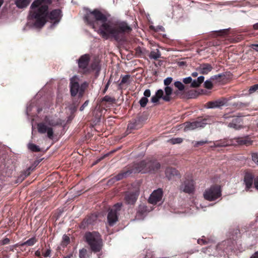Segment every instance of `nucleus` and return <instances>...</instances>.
Segmentation results:
<instances>
[{
	"instance_id": "23",
	"label": "nucleus",
	"mask_w": 258,
	"mask_h": 258,
	"mask_svg": "<svg viewBox=\"0 0 258 258\" xmlns=\"http://www.w3.org/2000/svg\"><path fill=\"white\" fill-rule=\"evenodd\" d=\"M152 59H157L161 57V53L158 49L152 50L149 55Z\"/></svg>"
},
{
	"instance_id": "44",
	"label": "nucleus",
	"mask_w": 258,
	"mask_h": 258,
	"mask_svg": "<svg viewBox=\"0 0 258 258\" xmlns=\"http://www.w3.org/2000/svg\"><path fill=\"white\" fill-rule=\"evenodd\" d=\"M191 81H192V78L190 77L185 78L183 80V82L185 84L190 83L191 82Z\"/></svg>"
},
{
	"instance_id": "57",
	"label": "nucleus",
	"mask_w": 258,
	"mask_h": 258,
	"mask_svg": "<svg viewBox=\"0 0 258 258\" xmlns=\"http://www.w3.org/2000/svg\"><path fill=\"white\" fill-rule=\"evenodd\" d=\"M127 128L130 129H133L135 127L133 124L130 123L128 125Z\"/></svg>"
},
{
	"instance_id": "47",
	"label": "nucleus",
	"mask_w": 258,
	"mask_h": 258,
	"mask_svg": "<svg viewBox=\"0 0 258 258\" xmlns=\"http://www.w3.org/2000/svg\"><path fill=\"white\" fill-rule=\"evenodd\" d=\"M51 250L49 249H47V250L43 253V255L44 257H50Z\"/></svg>"
},
{
	"instance_id": "42",
	"label": "nucleus",
	"mask_w": 258,
	"mask_h": 258,
	"mask_svg": "<svg viewBox=\"0 0 258 258\" xmlns=\"http://www.w3.org/2000/svg\"><path fill=\"white\" fill-rule=\"evenodd\" d=\"M191 87L194 88L198 87L200 86V84L197 81V80H194V81H191Z\"/></svg>"
},
{
	"instance_id": "36",
	"label": "nucleus",
	"mask_w": 258,
	"mask_h": 258,
	"mask_svg": "<svg viewBox=\"0 0 258 258\" xmlns=\"http://www.w3.org/2000/svg\"><path fill=\"white\" fill-rule=\"evenodd\" d=\"M258 90V84L251 86L249 89V92L251 94Z\"/></svg>"
},
{
	"instance_id": "45",
	"label": "nucleus",
	"mask_w": 258,
	"mask_h": 258,
	"mask_svg": "<svg viewBox=\"0 0 258 258\" xmlns=\"http://www.w3.org/2000/svg\"><path fill=\"white\" fill-rule=\"evenodd\" d=\"M159 98L156 95L153 96L151 98V101L152 103H157L158 102Z\"/></svg>"
},
{
	"instance_id": "58",
	"label": "nucleus",
	"mask_w": 258,
	"mask_h": 258,
	"mask_svg": "<svg viewBox=\"0 0 258 258\" xmlns=\"http://www.w3.org/2000/svg\"><path fill=\"white\" fill-rule=\"evenodd\" d=\"M35 255L37 256H40L41 255V252L39 250H37L36 251L35 253Z\"/></svg>"
},
{
	"instance_id": "56",
	"label": "nucleus",
	"mask_w": 258,
	"mask_h": 258,
	"mask_svg": "<svg viewBox=\"0 0 258 258\" xmlns=\"http://www.w3.org/2000/svg\"><path fill=\"white\" fill-rule=\"evenodd\" d=\"M250 258H258V251L255 252L251 257Z\"/></svg>"
},
{
	"instance_id": "19",
	"label": "nucleus",
	"mask_w": 258,
	"mask_h": 258,
	"mask_svg": "<svg viewBox=\"0 0 258 258\" xmlns=\"http://www.w3.org/2000/svg\"><path fill=\"white\" fill-rule=\"evenodd\" d=\"M240 119L236 118L232 120L231 122H230L228 126L230 128H234L235 130H239L241 128V125L240 124Z\"/></svg>"
},
{
	"instance_id": "37",
	"label": "nucleus",
	"mask_w": 258,
	"mask_h": 258,
	"mask_svg": "<svg viewBox=\"0 0 258 258\" xmlns=\"http://www.w3.org/2000/svg\"><path fill=\"white\" fill-rule=\"evenodd\" d=\"M208 142L207 140L196 142L195 143L194 146L197 147H199V146L203 145L204 144H206Z\"/></svg>"
},
{
	"instance_id": "52",
	"label": "nucleus",
	"mask_w": 258,
	"mask_h": 258,
	"mask_svg": "<svg viewBox=\"0 0 258 258\" xmlns=\"http://www.w3.org/2000/svg\"><path fill=\"white\" fill-rule=\"evenodd\" d=\"M254 185L255 188L258 190V177L255 179L254 181Z\"/></svg>"
},
{
	"instance_id": "41",
	"label": "nucleus",
	"mask_w": 258,
	"mask_h": 258,
	"mask_svg": "<svg viewBox=\"0 0 258 258\" xmlns=\"http://www.w3.org/2000/svg\"><path fill=\"white\" fill-rule=\"evenodd\" d=\"M172 81V78L171 77H168L164 80V84L166 86L169 85Z\"/></svg>"
},
{
	"instance_id": "15",
	"label": "nucleus",
	"mask_w": 258,
	"mask_h": 258,
	"mask_svg": "<svg viewBox=\"0 0 258 258\" xmlns=\"http://www.w3.org/2000/svg\"><path fill=\"white\" fill-rule=\"evenodd\" d=\"M253 176L250 173H246L244 178V182L245 184L246 188L249 189L253 183Z\"/></svg>"
},
{
	"instance_id": "21",
	"label": "nucleus",
	"mask_w": 258,
	"mask_h": 258,
	"mask_svg": "<svg viewBox=\"0 0 258 258\" xmlns=\"http://www.w3.org/2000/svg\"><path fill=\"white\" fill-rule=\"evenodd\" d=\"M207 119H200L194 121L196 125V129L198 128L204 127L207 123Z\"/></svg>"
},
{
	"instance_id": "46",
	"label": "nucleus",
	"mask_w": 258,
	"mask_h": 258,
	"mask_svg": "<svg viewBox=\"0 0 258 258\" xmlns=\"http://www.w3.org/2000/svg\"><path fill=\"white\" fill-rule=\"evenodd\" d=\"M144 97H149L151 95V91L149 89H146L144 92Z\"/></svg>"
},
{
	"instance_id": "7",
	"label": "nucleus",
	"mask_w": 258,
	"mask_h": 258,
	"mask_svg": "<svg viewBox=\"0 0 258 258\" xmlns=\"http://www.w3.org/2000/svg\"><path fill=\"white\" fill-rule=\"evenodd\" d=\"M121 206V203H117L109 211L107 221L109 225L112 226L117 221V212L120 211Z\"/></svg>"
},
{
	"instance_id": "35",
	"label": "nucleus",
	"mask_w": 258,
	"mask_h": 258,
	"mask_svg": "<svg viewBox=\"0 0 258 258\" xmlns=\"http://www.w3.org/2000/svg\"><path fill=\"white\" fill-rule=\"evenodd\" d=\"M147 211V207L145 205H140L139 207L138 213L144 214Z\"/></svg>"
},
{
	"instance_id": "20",
	"label": "nucleus",
	"mask_w": 258,
	"mask_h": 258,
	"mask_svg": "<svg viewBox=\"0 0 258 258\" xmlns=\"http://www.w3.org/2000/svg\"><path fill=\"white\" fill-rule=\"evenodd\" d=\"M164 91L165 95L163 97V99L165 101H169L170 100V95L172 92V89L169 86H166L164 89Z\"/></svg>"
},
{
	"instance_id": "2",
	"label": "nucleus",
	"mask_w": 258,
	"mask_h": 258,
	"mask_svg": "<svg viewBox=\"0 0 258 258\" xmlns=\"http://www.w3.org/2000/svg\"><path fill=\"white\" fill-rule=\"evenodd\" d=\"M49 0H35L31 5L29 19L34 26L42 27L46 22Z\"/></svg>"
},
{
	"instance_id": "28",
	"label": "nucleus",
	"mask_w": 258,
	"mask_h": 258,
	"mask_svg": "<svg viewBox=\"0 0 258 258\" xmlns=\"http://www.w3.org/2000/svg\"><path fill=\"white\" fill-rule=\"evenodd\" d=\"M102 101L113 103L115 102L116 100L114 97L106 95L102 98Z\"/></svg>"
},
{
	"instance_id": "8",
	"label": "nucleus",
	"mask_w": 258,
	"mask_h": 258,
	"mask_svg": "<svg viewBox=\"0 0 258 258\" xmlns=\"http://www.w3.org/2000/svg\"><path fill=\"white\" fill-rule=\"evenodd\" d=\"M38 131L41 134L47 133V137L52 139L53 135V131L51 127L48 126L46 123H40L37 125Z\"/></svg>"
},
{
	"instance_id": "16",
	"label": "nucleus",
	"mask_w": 258,
	"mask_h": 258,
	"mask_svg": "<svg viewBox=\"0 0 258 258\" xmlns=\"http://www.w3.org/2000/svg\"><path fill=\"white\" fill-rule=\"evenodd\" d=\"M212 69V67L208 63H204L201 64L198 69L197 70L199 71L200 74H207Z\"/></svg>"
},
{
	"instance_id": "59",
	"label": "nucleus",
	"mask_w": 258,
	"mask_h": 258,
	"mask_svg": "<svg viewBox=\"0 0 258 258\" xmlns=\"http://www.w3.org/2000/svg\"><path fill=\"white\" fill-rule=\"evenodd\" d=\"M253 27L254 29L257 30L258 29V23L253 25Z\"/></svg>"
},
{
	"instance_id": "54",
	"label": "nucleus",
	"mask_w": 258,
	"mask_h": 258,
	"mask_svg": "<svg viewBox=\"0 0 258 258\" xmlns=\"http://www.w3.org/2000/svg\"><path fill=\"white\" fill-rule=\"evenodd\" d=\"M31 168H28L26 171H25V177L28 176L30 174Z\"/></svg>"
},
{
	"instance_id": "3",
	"label": "nucleus",
	"mask_w": 258,
	"mask_h": 258,
	"mask_svg": "<svg viewBox=\"0 0 258 258\" xmlns=\"http://www.w3.org/2000/svg\"><path fill=\"white\" fill-rule=\"evenodd\" d=\"M160 165L156 160H146L141 162L134 167H128L123 169L120 173L113 177L111 180L118 181L129 176L132 173L142 172L145 173L158 170Z\"/></svg>"
},
{
	"instance_id": "40",
	"label": "nucleus",
	"mask_w": 258,
	"mask_h": 258,
	"mask_svg": "<svg viewBox=\"0 0 258 258\" xmlns=\"http://www.w3.org/2000/svg\"><path fill=\"white\" fill-rule=\"evenodd\" d=\"M70 241V238L66 235H64L62 237V243L64 244H67Z\"/></svg>"
},
{
	"instance_id": "9",
	"label": "nucleus",
	"mask_w": 258,
	"mask_h": 258,
	"mask_svg": "<svg viewBox=\"0 0 258 258\" xmlns=\"http://www.w3.org/2000/svg\"><path fill=\"white\" fill-rule=\"evenodd\" d=\"M162 196V190L161 189L155 190L151 195L149 202L151 204H156L161 201Z\"/></svg>"
},
{
	"instance_id": "6",
	"label": "nucleus",
	"mask_w": 258,
	"mask_h": 258,
	"mask_svg": "<svg viewBox=\"0 0 258 258\" xmlns=\"http://www.w3.org/2000/svg\"><path fill=\"white\" fill-rule=\"evenodd\" d=\"M204 198L209 201H213L221 196V188L218 185L212 186L207 188L204 192Z\"/></svg>"
},
{
	"instance_id": "11",
	"label": "nucleus",
	"mask_w": 258,
	"mask_h": 258,
	"mask_svg": "<svg viewBox=\"0 0 258 258\" xmlns=\"http://www.w3.org/2000/svg\"><path fill=\"white\" fill-rule=\"evenodd\" d=\"M194 184L192 180H186L181 186V189L185 192L191 193L194 190Z\"/></svg>"
},
{
	"instance_id": "49",
	"label": "nucleus",
	"mask_w": 258,
	"mask_h": 258,
	"mask_svg": "<svg viewBox=\"0 0 258 258\" xmlns=\"http://www.w3.org/2000/svg\"><path fill=\"white\" fill-rule=\"evenodd\" d=\"M110 79L109 80V81H108V82L107 83V84H106L105 85V87L103 91V94H105L106 92V91L107 90L108 87H109V86L110 85Z\"/></svg>"
},
{
	"instance_id": "63",
	"label": "nucleus",
	"mask_w": 258,
	"mask_h": 258,
	"mask_svg": "<svg viewBox=\"0 0 258 258\" xmlns=\"http://www.w3.org/2000/svg\"><path fill=\"white\" fill-rule=\"evenodd\" d=\"M201 241L203 242V243H205L204 241L203 240V239H201Z\"/></svg>"
},
{
	"instance_id": "10",
	"label": "nucleus",
	"mask_w": 258,
	"mask_h": 258,
	"mask_svg": "<svg viewBox=\"0 0 258 258\" xmlns=\"http://www.w3.org/2000/svg\"><path fill=\"white\" fill-rule=\"evenodd\" d=\"M226 102L227 101L226 99H222L214 101L208 102L206 104V106L208 108H219L224 105Z\"/></svg>"
},
{
	"instance_id": "14",
	"label": "nucleus",
	"mask_w": 258,
	"mask_h": 258,
	"mask_svg": "<svg viewBox=\"0 0 258 258\" xmlns=\"http://www.w3.org/2000/svg\"><path fill=\"white\" fill-rule=\"evenodd\" d=\"M90 57L88 54L82 55L78 60V65L80 68L85 69L87 67Z\"/></svg>"
},
{
	"instance_id": "25",
	"label": "nucleus",
	"mask_w": 258,
	"mask_h": 258,
	"mask_svg": "<svg viewBox=\"0 0 258 258\" xmlns=\"http://www.w3.org/2000/svg\"><path fill=\"white\" fill-rule=\"evenodd\" d=\"M37 240L36 238L33 237L22 243L21 245L24 246L27 245L28 246H32L37 242Z\"/></svg>"
},
{
	"instance_id": "12",
	"label": "nucleus",
	"mask_w": 258,
	"mask_h": 258,
	"mask_svg": "<svg viewBox=\"0 0 258 258\" xmlns=\"http://www.w3.org/2000/svg\"><path fill=\"white\" fill-rule=\"evenodd\" d=\"M61 17V11L60 10L56 9L52 11L49 15V19L54 22V23H57L59 22Z\"/></svg>"
},
{
	"instance_id": "32",
	"label": "nucleus",
	"mask_w": 258,
	"mask_h": 258,
	"mask_svg": "<svg viewBox=\"0 0 258 258\" xmlns=\"http://www.w3.org/2000/svg\"><path fill=\"white\" fill-rule=\"evenodd\" d=\"M130 78V75H126L124 76L122 78L120 85L128 83L129 81Z\"/></svg>"
},
{
	"instance_id": "26",
	"label": "nucleus",
	"mask_w": 258,
	"mask_h": 258,
	"mask_svg": "<svg viewBox=\"0 0 258 258\" xmlns=\"http://www.w3.org/2000/svg\"><path fill=\"white\" fill-rule=\"evenodd\" d=\"M28 148L30 151L32 152H37L40 151V148H39V147L32 143L28 144Z\"/></svg>"
},
{
	"instance_id": "61",
	"label": "nucleus",
	"mask_w": 258,
	"mask_h": 258,
	"mask_svg": "<svg viewBox=\"0 0 258 258\" xmlns=\"http://www.w3.org/2000/svg\"><path fill=\"white\" fill-rule=\"evenodd\" d=\"M163 29V27H162V26H160V27H159V29H160V30H162Z\"/></svg>"
},
{
	"instance_id": "39",
	"label": "nucleus",
	"mask_w": 258,
	"mask_h": 258,
	"mask_svg": "<svg viewBox=\"0 0 258 258\" xmlns=\"http://www.w3.org/2000/svg\"><path fill=\"white\" fill-rule=\"evenodd\" d=\"M252 159L258 165V154L253 153L252 154Z\"/></svg>"
},
{
	"instance_id": "27",
	"label": "nucleus",
	"mask_w": 258,
	"mask_h": 258,
	"mask_svg": "<svg viewBox=\"0 0 258 258\" xmlns=\"http://www.w3.org/2000/svg\"><path fill=\"white\" fill-rule=\"evenodd\" d=\"M80 258H89V255L88 253L87 249L82 248L79 250Z\"/></svg>"
},
{
	"instance_id": "33",
	"label": "nucleus",
	"mask_w": 258,
	"mask_h": 258,
	"mask_svg": "<svg viewBox=\"0 0 258 258\" xmlns=\"http://www.w3.org/2000/svg\"><path fill=\"white\" fill-rule=\"evenodd\" d=\"M204 86L208 89H210L213 87V84L210 80H206L204 83Z\"/></svg>"
},
{
	"instance_id": "24",
	"label": "nucleus",
	"mask_w": 258,
	"mask_h": 258,
	"mask_svg": "<svg viewBox=\"0 0 258 258\" xmlns=\"http://www.w3.org/2000/svg\"><path fill=\"white\" fill-rule=\"evenodd\" d=\"M45 122L48 125L53 126H56L60 123L58 121H55L52 119L50 118L49 117H46L45 118Z\"/></svg>"
},
{
	"instance_id": "51",
	"label": "nucleus",
	"mask_w": 258,
	"mask_h": 258,
	"mask_svg": "<svg viewBox=\"0 0 258 258\" xmlns=\"http://www.w3.org/2000/svg\"><path fill=\"white\" fill-rule=\"evenodd\" d=\"M9 242H10L9 239L8 238H5L4 239H3L1 242V244H3V245H5V244H7L9 243Z\"/></svg>"
},
{
	"instance_id": "22",
	"label": "nucleus",
	"mask_w": 258,
	"mask_h": 258,
	"mask_svg": "<svg viewBox=\"0 0 258 258\" xmlns=\"http://www.w3.org/2000/svg\"><path fill=\"white\" fill-rule=\"evenodd\" d=\"M184 130L185 131H188L190 130H194L196 129V125L195 123V121L190 122H187L184 124Z\"/></svg>"
},
{
	"instance_id": "55",
	"label": "nucleus",
	"mask_w": 258,
	"mask_h": 258,
	"mask_svg": "<svg viewBox=\"0 0 258 258\" xmlns=\"http://www.w3.org/2000/svg\"><path fill=\"white\" fill-rule=\"evenodd\" d=\"M215 147H223L226 146V145L225 144H221L219 143H215Z\"/></svg>"
},
{
	"instance_id": "4",
	"label": "nucleus",
	"mask_w": 258,
	"mask_h": 258,
	"mask_svg": "<svg viewBox=\"0 0 258 258\" xmlns=\"http://www.w3.org/2000/svg\"><path fill=\"white\" fill-rule=\"evenodd\" d=\"M86 242L90 246L92 251L98 252L101 250L103 247V241L101 235L97 232H88L85 234Z\"/></svg>"
},
{
	"instance_id": "48",
	"label": "nucleus",
	"mask_w": 258,
	"mask_h": 258,
	"mask_svg": "<svg viewBox=\"0 0 258 258\" xmlns=\"http://www.w3.org/2000/svg\"><path fill=\"white\" fill-rule=\"evenodd\" d=\"M88 104H89V101H88V100L86 101L84 103V104H83L81 106V107H80V111H83V110L84 109V108H85L86 106H88Z\"/></svg>"
},
{
	"instance_id": "1",
	"label": "nucleus",
	"mask_w": 258,
	"mask_h": 258,
	"mask_svg": "<svg viewBox=\"0 0 258 258\" xmlns=\"http://www.w3.org/2000/svg\"><path fill=\"white\" fill-rule=\"evenodd\" d=\"M107 15L97 10L89 12L85 17V20L93 29L98 28V33L105 39L113 37L118 40L123 34L130 33L132 30L131 27L125 22L113 23L107 21Z\"/></svg>"
},
{
	"instance_id": "17",
	"label": "nucleus",
	"mask_w": 258,
	"mask_h": 258,
	"mask_svg": "<svg viewBox=\"0 0 258 258\" xmlns=\"http://www.w3.org/2000/svg\"><path fill=\"white\" fill-rule=\"evenodd\" d=\"M178 174V171L174 168H167L165 170L166 176L169 179H171L174 176Z\"/></svg>"
},
{
	"instance_id": "53",
	"label": "nucleus",
	"mask_w": 258,
	"mask_h": 258,
	"mask_svg": "<svg viewBox=\"0 0 258 258\" xmlns=\"http://www.w3.org/2000/svg\"><path fill=\"white\" fill-rule=\"evenodd\" d=\"M251 46L255 51H258V44H252Z\"/></svg>"
},
{
	"instance_id": "62",
	"label": "nucleus",
	"mask_w": 258,
	"mask_h": 258,
	"mask_svg": "<svg viewBox=\"0 0 258 258\" xmlns=\"http://www.w3.org/2000/svg\"><path fill=\"white\" fill-rule=\"evenodd\" d=\"M64 258H70V257H69V256H66V257H64Z\"/></svg>"
},
{
	"instance_id": "18",
	"label": "nucleus",
	"mask_w": 258,
	"mask_h": 258,
	"mask_svg": "<svg viewBox=\"0 0 258 258\" xmlns=\"http://www.w3.org/2000/svg\"><path fill=\"white\" fill-rule=\"evenodd\" d=\"M31 0H15V4L20 9L27 7Z\"/></svg>"
},
{
	"instance_id": "60",
	"label": "nucleus",
	"mask_w": 258,
	"mask_h": 258,
	"mask_svg": "<svg viewBox=\"0 0 258 258\" xmlns=\"http://www.w3.org/2000/svg\"><path fill=\"white\" fill-rule=\"evenodd\" d=\"M198 74L197 72H194L192 73L191 75L192 76H193L194 77H196L198 76Z\"/></svg>"
},
{
	"instance_id": "50",
	"label": "nucleus",
	"mask_w": 258,
	"mask_h": 258,
	"mask_svg": "<svg viewBox=\"0 0 258 258\" xmlns=\"http://www.w3.org/2000/svg\"><path fill=\"white\" fill-rule=\"evenodd\" d=\"M197 80L200 85H201L204 81V77L202 76H200L197 78Z\"/></svg>"
},
{
	"instance_id": "13",
	"label": "nucleus",
	"mask_w": 258,
	"mask_h": 258,
	"mask_svg": "<svg viewBox=\"0 0 258 258\" xmlns=\"http://www.w3.org/2000/svg\"><path fill=\"white\" fill-rule=\"evenodd\" d=\"M139 194V191L127 194L125 197L126 202L129 204H134L137 199Z\"/></svg>"
},
{
	"instance_id": "34",
	"label": "nucleus",
	"mask_w": 258,
	"mask_h": 258,
	"mask_svg": "<svg viewBox=\"0 0 258 258\" xmlns=\"http://www.w3.org/2000/svg\"><path fill=\"white\" fill-rule=\"evenodd\" d=\"M238 142L241 145H249L250 144V141L248 139H241Z\"/></svg>"
},
{
	"instance_id": "38",
	"label": "nucleus",
	"mask_w": 258,
	"mask_h": 258,
	"mask_svg": "<svg viewBox=\"0 0 258 258\" xmlns=\"http://www.w3.org/2000/svg\"><path fill=\"white\" fill-rule=\"evenodd\" d=\"M155 95L158 96V97L160 99L164 97L163 96V91L162 89H159L157 90V91L156 92Z\"/></svg>"
},
{
	"instance_id": "43",
	"label": "nucleus",
	"mask_w": 258,
	"mask_h": 258,
	"mask_svg": "<svg viewBox=\"0 0 258 258\" xmlns=\"http://www.w3.org/2000/svg\"><path fill=\"white\" fill-rule=\"evenodd\" d=\"M227 32L228 29H223L218 31V32L219 33V35L221 36L225 35L227 34Z\"/></svg>"
},
{
	"instance_id": "29",
	"label": "nucleus",
	"mask_w": 258,
	"mask_h": 258,
	"mask_svg": "<svg viewBox=\"0 0 258 258\" xmlns=\"http://www.w3.org/2000/svg\"><path fill=\"white\" fill-rule=\"evenodd\" d=\"M183 139L181 138H172L168 140V142L172 144H180L182 143Z\"/></svg>"
},
{
	"instance_id": "5",
	"label": "nucleus",
	"mask_w": 258,
	"mask_h": 258,
	"mask_svg": "<svg viewBox=\"0 0 258 258\" xmlns=\"http://www.w3.org/2000/svg\"><path fill=\"white\" fill-rule=\"evenodd\" d=\"M70 92L72 96H76L78 95L79 98H81L84 94L85 89L88 86L86 82L79 83V79L77 76H74L70 80Z\"/></svg>"
},
{
	"instance_id": "31",
	"label": "nucleus",
	"mask_w": 258,
	"mask_h": 258,
	"mask_svg": "<svg viewBox=\"0 0 258 258\" xmlns=\"http://www.w3.org/2000/svg\"><path fill=\"white\" fill-rule=\"evenodd\" d=\"M148 102V99L146 97H142L139 101V103L142 107H145Z\"/></svg>"
},
{
	"instance_id": "30",
	"label": "nucleus",
	"mask_w": 258,
	"mask_h": 258,
	"mask_svg": "<svg viewBox=\"0 0 258 258\" xmlns=\"http://www.w3.org/2000/svg\"><path fill=\"white\" fill-rule=\"evenodd\" d=\"M174 86L179 91H183L184 89V85L180 81H176L174 82Z\"/></svg>"
}]
</instances>
